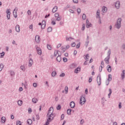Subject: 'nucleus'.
Segmentation results:
<instances>
[{"label": "nucleus", "instance_id": "nucleus-14", "mask_svg": "<svg viewBox=\"0 0 125 125\" xmlns=\"http://www.w3.org/2000/svg\"><path fill=\"white\" fill-rule=\"evenodd\" d=\"M120 6H121V4L120 3V1H117L115 3V7L117 9L120 8Z\"/></svg>", "mask_w": 125, "mask_h": 125}, {"label": "nucleus", "instance_id": "nucleus-43", "mask_svg": "<svg viewBox=\"0 0 125 125\" xmlns=\"http://www.w3.org/2000/svg\"><path fill=\"white\" fill-rule=\"evenodd\" d=\"M84 29H85V24H83L82 25V30L84 31Z\"/></svg>", "mask_w": 125, "mask_h": 125}, {"label": "nucleus", "instance_id": "nucleus-1", "mask_svg": "<svg viewBox=\"0 0 125 125\" xmlns=\"http://www.w3.org/2000/svg\"><path fill=\"white\" fill-rule=\"evenodd\" d=\"M53 107H51L48 111V112L47 115V121L49 122H51V121L53 120L54 119V117H55V115L54 114Z\"/></svg>", "mask_w": 125, "mask_h": 125}, {"label": "nucleus", "instance_id": "nucleus-52", "mask_svg": "<svg viewBox=\"0 0 125 125\" xmlns=\"http://www.w3.org/2000/svg\"><path fill=\"white\" fill-rule=\"evenodd\" d=\"M71 46H72V47H75V46H76V43L73 42L71 44Z\"/></svg>", "mask_w": 125, "mask_h": 125}, {"label": "nucleus", "instance_id": "nucleus-44", "mask_svg": "<svg viewBox=\"0 0 125 125\" xmlns=\"http://www.w3.org/2000/svg\"><path fill=\"white\" fill-rule=\"evenodd\" d=\"M51 24H52V25H55V24H56V22H55V19H53V20H52Z\"/></svg>", "mask_w": 125, "mask_h": 125}, {"label": "nucleus", "instance_id": "nucleus-11", "mask_svg": "<svg viewBox=\"0 0 125 125\" xmlns=\"http://www.w3.org/2000/svg\"><path fill=\"white\" fill-rule=\"evenodd\" d=\"M92 25L90 24V22L88 21V20H86V28H89V27H91Z\"/></svg>", "mask_w": 125, "mask_h": 125}, {"label": "nucleus", "instance_id": "nucleus-59", "mask_svg": "<svg viewBox=\"0 0 125 125\" xmlns=\"http://www.w3.org/2000/svg\"><path fill=\"white\" fill-rule=\"evenodd\" d=\"M29 29H31L33 31V24H31L29 26Z\"/></svg>", "mask_w": 125, "mask_h": 125}, {"label": "nucleus", "instance_id": "nucleus-18", "mask_svg": "<svg viewBox=\"0 0 125 125\" xmlns=\"http://www.w3.org/2000/svg\"><path fill=\"white\" fill-rule=\"evenodd\" d=\"M16 31L18 33H19V32H20V26L18 24L16 26Z\"/></svg>", "mask_w": 125, "mask_h": 125}, {"label": "nucleus", "instance_id": "nucleus-26", "mask_svg": "<svg viewBox=\"0 0 125 125\" xmlns=\"http://www.w3.org/2000/svg\"><path fill=\"white\" fill-rule=\"evenodd\" d=\"M74 40V38H71V37H69V38H68V37H66V41L67 42L69 41V42H71L72 40Z\"/></svg>", "mask_w": 125, "mask_h": 125}, {"label": "nucleus", "instance_id": "nucleus-33", "mask_svg": "<svg viewBox=\"0 0 125 125\" xmlns=\"http://www.w3.org/2000/svg\"><path fill=\"white\" fill-rule=\"evenodd\" d=\"M107 81L111 82L112 81V75L111 74L108 75V79H107Z\"/></svg>", "mask_w": 125, "mask_h": 125}, {"label": "nucleus", "instance_id": "nucleus-63", "mask_svg": "<svg viewBox=\"0 0 125 125\" xmlns=\"http://www.w3.org/2000/svg\"><path fill=\"white\" fill-rule=\"evenodd\" d=\"M63 60L64 62H67V60L66 58H63Z\"/></svg>", "mask_w": 125, "mask_h": 125}, {"label": "nucleus", "instance_id": "nucleus-4", "mask_svg": "<svg viewBox=\"0 0 125 125\" xmlns=\"http://www.w3.org/2000/svg\"><path fill=\"white\" fill-rule=\"evenodd\" d=\"M39 25H41V28L42 30L45 28V26H46V23H45V21H42V23L40 22L39 23Z\"/></svg>", "mask_w": 125, "mask_h": 125}, {"label": "nucleus", "instance_id": "nucleus-23", "mask_svg": "<svg viewBox=\"0 0 125 125\" xmlns=\"http://www.w3.org/2000/svg\"><path fill=\"white\" fill-rule=\"evenodd\" d=\"M62 60L61 56H60V55L58 56V57H57V61H58V62H61V60Z\"/></svg>", "mask_w": 125, "mask_h": 125}, {"label": "nucleus", "instance_id": "nucleus-31", "mask_svg": "<svg viewBox=\"0 0 125 125\" xmlns=\"http://www.w3.org/2000/svg\"><path fill=\"white\" fill-rule=\"evenodd\" d=\"M56 75H57V73L56 72V71H53L52 72V74H51L52 77H55Z\"/></svg>", "mask_w": 125, "mask_h": 125}, {"label": "nucleus", "instance_id": "nucleus-37", "mask_svg": "<svg viewBox=\"0 0 125 125\" xmlns=\"http://www.w3.org/2000/svg\"><path fill=\"white\" fill-rule=\"evenodd\" d=\"M89 59V55L88 54H87L85 56V59L86 61H88Z\"/></svg>", "mask_w": 125, "mask_h": 125}, {"label": "nucleus", "instance_id": "nucleus-17", "mask_svg": "<svg viewBox=\"0 0 125 125\" xmlns=\"http://www.w3.org/2000/svg\"><path fill=\"white\" fill-rule=\"evenodd\" d=\"M107 68V70L109 73H111L112 71V67H111V66L108 65L106 67Z\"/></svg>", "mask_w": 125, "mask_h": 125}, {"label": "nucleus", "instance_id": "nucleus-10", "mask_svg": "<svg viewBox=\"0 0 125 125\" xmlns=\"http://www.w3.org/2000/svg\"><path fill=\"white\" fill-rule=\"evenodd\" d=\"M6 121V118H5V117L3 116L1 118L0 123H1V124H4V123H5Z\"/></svg>", "mask_w": 125, "mask_h": 125}, {"label": "nucleus", "instance_id": "nucleus-9", "mask_svg": "<svg viewBox=\"0 0 125 125\" xmlns=\"http://www.w3.org/2000/svg\"><path fill=\"white\" fill-rule=\"evenodd\" d=\"M35 41L36 42H41V38L40 37V36L36 35L35 36Z\"/></svg>", "mask_w": 125, "mask_h": 125}, {"label": "nucleus", "instance_id": "nucleus-57", "mask_svg": "<svg viewBox=\"0 0 125 125\" xmlns=\"http://www.w3.org/2000/svg\"><path fill=\"white\" fill-rule=\"evenodd\" d=\"M73 2H74V3H78L79 0H73Z\"/></svg>", "mask_w": 125, "mask_h": 125}, {"label": "nucleus", "instance_id": "nucleus-45", "mask_svg": "<svg viewBox=\"0 0 125 125\" xmlns=\"http://www.w3.org/2000/svg\"><path fill=\"white\" fill-rule=\"evenodd\" d=\"M17 125H22V123L20 121H17Z\"/></svg>", "mask_w": 125, "mask_h": 125}, {"label": "nucleus", "instance_id": "nucleus-22", "mask_svg": "<svg viewBox=\"0 0 125 125\" xmlns=\"http://www.w3.org/2000/svg\"><path fill=\"white\" fill-rule=\"evenodd\" d=\"M125 70H123L122 73L121 75V78L123 80H124V79H125Z\"/></svg>", "mask_w": 125, "mask_h": 125}, {"label": "nucleus", "instance_id": "nucleus-12", "mask_svg": "<svg viewBox=\"0 0 125 125\" xmlns=\"http://www.w3.org/2000/svg\"><path fill=\"white\" fill-rule=\"evenodd\" d=\"M109 59H110V55H109L104 59V61L105 62L106 64H109Z\"/></svg>", "mask_w": 125, "mask_h": 125}, {"label": "nucleus", "instance_id": "nucleus-25", "mask_svg": "<svg viewBox=\"0 0 125 125\" xmlns=\"http://www.w3.org/2000/svg\"><path fill=\"white\" fill-rule=\"evenodd\" d=\"M97 18H100V10H98L97 11Z\"/></svg>", "mask_w": 125, "mask_h": 125}, {"label": "nucleus", "instance_id": "nucleus-21", "mask_svg": "<svg viewBox=\"0 0 125 125\" xmlns=\"http://www.w3.org/2000/svg\"><path fill=\"white\" fill-rule=\"evenodd\" d=\"M70 106L71 107V108H75V102H71L70 104Z\"/></svg>", "mask_w": 125, "mask_h": 125}, {"label": "nucleus", "instance_id": "nucleus-38", "mask_svg": "<svg viewBox=\"0 0 125 125\" xmlns=\"http://www.w3.org/2000/svg\"><path fill=\"white\" fill-rule=\"evenodd\" d=\"M72 110H71V109H68L67 110V113L68 115H71V112Z\"/></svg>", "mask_w": 125, "mask_h": 125}, {"label": "nucleus", "instance_id": "nucleus-5", "mask_svg": "<svg viewBox=\"0 0 125 125\" xmlns=\"http://www.w3.org/2000/svg\"><path fill=\"white\" fill-rule=\"evenodd\" d=\"M55 17L57 21H60L61 20V17L59 16V13H56L55 14Z\"/></svg>", "mask_w": 125, "mask_h": 125}, {"label": "nucleus", "instance_id": "nucleus-24", "mask_svg": "<svg viewBox=\"0 0 125 125\" xmlns=\"http://www.w3.org/2000/svg\"><path fill=\"white\" fill-rule=\"evenodd\" d=\"M18 104L19 106H22L23 104V101H22V100H19L18 101Z\"/></svg>", "mask_w": 125, "mask_h": 125}, {"label": "nucleus", "instance_id": "nucleus-15", "mask_svg": "<svg viewBox=\"0 0 125 125\" xmlns=\"http://www.w3.org/2000/svg\"><path fill=\"white\" fill-rule=\"evenodd\" d=\"M57 10H58V7H57V6H55L53 8L52 11L53 13H55V12H56V11H57Z\"/></svg>", "mask_w": 125, "mask_h": 125}, {"label": "nucleus", "instance_id": "nucleus-60", "mask_svg": "<svg viewBox=\"0 0 125 125\" xmlns=\"http://www.w3.org/2000/svg\"><path fill=\"white\" fill-rule=\"evenodd\" d=\"M57 48H59V47H61V43H59L57 46Z\"/></svg>", "mask_w": 125, "mask_h": 125}, {"label": "nucleus", "instance_id": "nucleus-55", "mask_svg": "<svg viewBox=\"0 0 125 125\" xmlns=\"http://www.w3.org/2000/svg\"><path fill=\"white\" fill-rule=\"evenodd\" d=\"M119 108L121 109L122 108V103H120L119 104Z\"/></svg>", "mask_w": 125, "mask_h": 125}, {"label": "nucleus", "instance_id": "nucleus-32", "mask_svg": "<svg viewBox=\"0 0 125 125\" xmlns=\"http://www.w3.org/2000/svg\"><path fill=\"white\" fill-rule=\"evenodd\" d=\"M68 86H66L64 88V92L65 94H67V93H68Z\"/></svg>", "mask_w": 125, "mask_h": 125}, {"label": "nucleus", "instance_id": "nucleus-29", "mask_svg": "<svg viewBox=\"0 0 125 125\" xmlns=\"http://www.w3.org/2000/svg\"><path fill=\"white\" fill-rule=\"evenodd\" d=\"M59 51L58 50H55L54 52V56L56 57V56H59Z\"/></svg>", "mask_w": 125, "mask_h": 125}, {"label": "nucleus", "instance_id": "nucleus-6", "mask_svg": "<svg viewBox=\"0 0 125 125\" xmlns=\"http://www.w3.org/2000/svg\"><path fill=\"white\" fill-rule=\"evenodd\" d=\"M36 47L38 54H39V55H42V49H41V48L38 47L37 46H36Z\"/></svg>", "mask_w": 125, "mask_h": 125}, {"label": "nucleus", "instance_id": "nucleus-42", "mask_svg": "<svg viewBox=\"0 0 125 125\" xmlns=\"http://www.w3.org/2000/svg\"><path fill=\"white\" fill-rule=\"evenodd\" d=\"M27 86H28V83H27V82H25V83H24V88H25V89H27Z\"/></svg>", "mask_w": 125, "mask_h": 125}, {"label": "nucleus", "instance_id": "nucleus-61", "mask_svg": "<svg viewBox=\"0 0 125 125\" xmlns=\"http://www.w3.org/2000/svg\"><path fill=\"white\" fill-rule=\"evenodd\" d=\"M27 14H28V15H31V11L28 10L27 11Z\"/></svg>", "mask_w": 125, "mask_h": 125}, {"label": "nucleus", "instance_id": "nucleus-39", "mask_svg": "<svg viewBox=\"0 0 125 125\" xmlns=\"http://www.w3.org/2000/svg\"><path fill=\"white\" fill-rule=\"evenodd\" d=\"M47 32H52V28L51 27H49L47 29Z\"/></svg>", "mask_w": 125, "mask_h": 125}, {"label": "nucleus", "instance_id": "nucleus-27", "mask_svg": "<svg viewBox=\"0 0 125 125\" xmlns=\"http://www.w3.org/2000/svg\"><path fill=\"white\" fill-rule=\"evenodd\" d=\"M21 69L23 71V72H25L26 71V68L25 67L24 65H21Z\"/></svg>", "mask_w": 125, "mask_h": 125}, {"label": "nucleus", "instance_id": "nucleus-64", "mask_svg": "<svg viewBox=\"0 0 125 125\" xmlns=\"http://www.w3.org/2000/svg\"><path fill=\"white\" fill-rule=\"evenodd\" d=\"M33 86H34V87H37V86H38V85H37L36 83H34Z\"/></svg>", "mask_w": 125, "mask_h": 125}, {"label": "nucleus", "instance_id": "nucleus-46", "mask_svg": "<svg viewBox=\"0 0 125 125\" xmlns=\"http://www.w3.org/2000/svg\"><path fill=\"white\" fill-rule=\"evenodd\" d=\"M60 77H61V78H63V77H65V73H62L60 74Z\"/></svg>", "mask_w": 125, "mask_h": 125}, {"label": "nucleus", "instance_id": "nucleus-3", "mask_svg": "<svg viewBox=\"0 0 125 125\" xmlns=\"http://www.w3.org/2000/svg\"><path fill=\"white\" fill-rule=\"evenodd\" d=\"M85 98L84 97L81 96L80 100V104L83 105L85 103Z\"/></svg>", "mask_w": 125, "mask_h": 125}, {"label": "nucleus", "instance_id": "nucleus-19", "mask_svg": "<svg viewBox=\"0 0 125 125\" xmlns=\"http://www.w3.org/2000/svg\"><path fill=\"white\" fill-rule=\"evenodd\" d=\"M74 72L76 73V74H78L79 72H81V66H79L77 68H76Z\"/></svg>", "mask_w": 125, "mask_h": 125}, {"label": "nucleus", "instance_id": "nucleus-30", "mask_svg": "<svg viewBox=\"0 0 125 125\" xmlns=\"http://www.w3.org/2000/svg\"><path fill=\"white\" fill-rule=\"evenodd\" d=\"M106 11H107V8H106V7L104 6L102 8V12L104 13L106 12Z\"/></svg>", "mask_w": 125, "mask_h": 125}, {"label": "nucleus", "instance_id": "nucleus-20", "mask_svg": "<svg viewBox=\"0 0 125 125\" xmlns=\"http://www.w3.org/2000/svg\"><path fill=\"white\" fill-rule=\"evenodd\" d=\"M39 101V100L36 98H33L32 99V102L34 103V104H36Z\"/></svg>", "mask_w": 125, "mask_h": 125}, {"label": "nucleus", "instance_id": "nucleus-13", "mask_svg": "<svg viewBox=\"0 0 125 125\" xmlns=\"http://www.w3.org/2000/svg\"><path fill=\"white\" fill-rule=\"evenodd\" d=\"M33 65V59H30L28 62V66L32 67Z\"/></svg>", "mask_w": 125, "mask_h": 125}, {"label": "nucleus", "instance_id": "nucleus-50", "mask_svg": "<svg viewBox=\"0 0 125 125\" xmlns=\"http://www.w3.org/2000/svg\"><path fill=\"white\" fill-rule=\"evenodd\" d=\"M64 118H65V115L64 114H62L61 115V120H64Z\"/></svg>", "mask_w": 125, "mask_h": 125}, {"label": "nucleus", "instance_id": "nucleus-35", "mask_svg": "<svg viewBox=\"0 0 125 125\" xmlns=\"http://www.w3.org/2000/svg\"><path fill=\"white\" fill-rule=\"evenodd\" d=\"M109 93L108 95V98H110L111 97V95L112 94V89H109Z\"/></svg>", "mask_w": 125, "mask_h": 125}, {"label": "nucleus", "instance_id": "nucleus-40", "mask_svg": "<svg viewBox=\"0 0 125 125\" xmlns=\"http://www.w3.org/2000/svg\"><path fill=\"white\" fill-rule=\"evenodd\" d=\"M2 69H3V64L0 63V71H2Z\"/></svg>", "mask_w": 125, "mask_h": 125}, {"label": "nucleus", "instance_id": "nucleus-58", "mask_svg": "<svg viewBox=\"0 0 125 125\" xmlns=\"http://www.w3.org/2000/svg\"><path fill=\"white\" fill-rule=\"evenodd\" d=\"M85 94H87L88 93V90L87 89V88L85 89Z\"/></svg>", "mask_w": 125, "mask_h": 125}, {"label": "nucleus", "instance_id": "nucleus-7", "mask_svg": "<svg viewBox=\"0 0 125 125\" xmlns=\"http://www.w3.org/2000/svg\"><path fill=\"white\" fill-rule=\"evenodd\" d=\"M18 10V8H15L13 11V14L15 18H17V11Z\"/></svg>", "mask_w": 125, "mask_h": 125}, {"label": "nucleus", "instance_id": "nucleus-54", "mask_svg": "<svg viewBox=\"0 0 125 125\" xmlns=\"http://www.w3.org/2000/svg\"><path fill=\"white\" fill-rule=\"evenodd\" d=\"M80 45H81V43H79L77 44L76 45L77 48H80Z\"/></svg>", "mask_w": 125, "mask_h": 125}, {"label": "nucleus", "instance_id": "nucleus-48", "mask_svg": "<svg viewBox=\"0 0 125 125\" xmlns=\"http://www.w3.org/2000/svg\"><path fill=\"white\" fill-rule=\"evenodd\" d=\"M109 83H110V81H109V80H107L105 82V84L106 85H108V84H109Z\"/></svg>", "mask_w": 125, "mask_h": 125}, {"label": "nucleus", "instance_id": "nucleus-41", "mask_svg": "<svg viewBox=\"0 0 125 125\" xmlns=\"http://www.w3.org/2000/svg\"><path fill=\"white\" fill-rule=\"evenodd\" d=\"M82 19H83V20H85V19H86V16L85 14H84L83 15Z\"/></svg>", "mask_w": 125, "mask_h": 125}, {"label": "nucleus", "instance_id": "nucleus-49", "mask_svg": "<svg viewBox=\"0 0 125 125\" xmlns=\"http://www.w3.org/2000/svg\"><path fill=\"white\" fill-rule=\"evenodd\" d=\"M32 109L31 108H28V113L29 114H31V113H32Z\"/></svg>", "mask_w": 125, "mask_h": 125}, {"label": "nucleus", "instance_id": "nucleus-56", "mask_svg": "<svg viewBox=\"0 0 125 125\" xmlns=\"http://www.w3.org/2000/svg\"><path fill=\"white\" fill-rule=\"evenodd\" d=\"M77 12L79 14H80V13H81V9L80 8L77 9Z\"/></svg>", "mask_w": 125, "mask_h": 125}, {"label": "nucleus", "instance_id": "nucleus-62", "mask_svg": "<svg viewBox=\"0 0 125 125\" xmlns=\"http://www.w3.org/2000/svg\"><path fill=\"white\" fill-rule=\"evenodd\" d=\"M101 66H102V67H104V62L102 61Z\"/></svg>", "mask_w": 125, "mask_h": 125}, {"label": "nucleus", "instance_id": "nucleus-16", "mask_svg": "<svg viewBox=\"0 0 125 125\" xmlns=\"http://www.w3.org/2000/svg\"><path fill=\"white\" fill-rule=\"evenodd\" d=\"M97 83L98 85H100L101 84V78L98 77L97 79Z\"/></svg>", "mask_w": 125, "mask_h": 125}, {"label": "nucleus", "instance_id": "nucleus-53", "mask_svg": "<svg viewBox=\"0 0 125 125\" xmlns=\"http://www.w3.org/2000/svg\"><path fill=\"white\" fill-rule=\"evenodd\" d=\"M57 110H60L61 109V105H59L57 107Z\"/></svg>", "mask_w": 125, "mask_h": 125}, {"label": "nucleus", "instance_id": "nucleus-34", "mask_svg": "<svg viewBox=\"0 0 125 125\" xmlns=\"http://www.w3.org/2000/svg\"><path fill=\"white\" fill-rule=\"evenodd\" d=\"M47 48L49 49V50H51L52 49V46L49 44L47 45Z\"/></svg>", "mask_w": 125, "mask_h": 125}, {"label": "nucleus", "instance_id": "nucleus-8", "mask_svg": "<svg viewBox=\"0 0 125 125\" xmlns=\"http://www.w3.org/2000/svg\"><path fill=\"white\" fill-rule=\"evenodd\" d=\"M6 13L7 14V18L8 20L10 19V11H9V9H7L6 11Z\"/></svg>", "mask_w": 125, "mask_h": 125}, {"label": "nucleus", "instance_id": "nucleus-2", "mask_svg": "<svg viewBox=\"0 0 125 125\" xmlns=\"http://www.w3.org/2000/svg\"><path fill=\"white\" fill-rule=\"evenodd\" d=\"M121 22H122V19H118L116 25V28H117V29H120L121 28Z\"/></svg>", "mask_w": 125, "mask_h": 125}, {"label": "nucleus", "instance_id": "nucleus-47", "mask_svg": "<svg viewBox=\"0 0 125 125\" xmlns=\"http://www.w3.org/2000/svg\"><path fill=\"white\" fill-rule=\"evenodd\" d=\"M102 69H103V66H102V65H101L99 67V71L100 72H102Z\"/></svg>", "mask_w": 125, "mask_h": 125}, {"label": "nucleus", "instance_id": "nucleus-36", "mask_svg": "<svg viewBox=\"0 0 125 125\" xmlns=\"http://www.w3.org/2000/svg\"><path fill=\"white\" fill-rule=\"evenodd\" d=\"M3 56H4V52H2V53H0V58H3Z\"/></svg>", "mask_w": 125, "mask_h": 125}, {"label": "nucleus", "instance_id": "nucleus-28", "mask_svg": "<svg viewBox=\"0 0 125 125\" xmlns=\"http://www.w3.org/2000/svg\"><path fill=\"white\" fill-rule=\"evenodd\" d=\"M27 124L28 125H31L33 124V121H32V119H29L27 120Z\"/></svg>", "mask_w": 125, "mask_h": 125}, {"label": "nucleus", "instance_id": "nucleus-51", "mask_svg": "<svg viewBox=\"0 0 125 125\" xmlns=\"http://www.w3.org/2000/svg\"><path fill=\"white\" fill-rule=\"evenodd\" d=\"M88 82H89V83H91V82H92V77H90L89 78Z\"/></svg>", "mask_w": 125, "mask_h": 125}]
</instances>
